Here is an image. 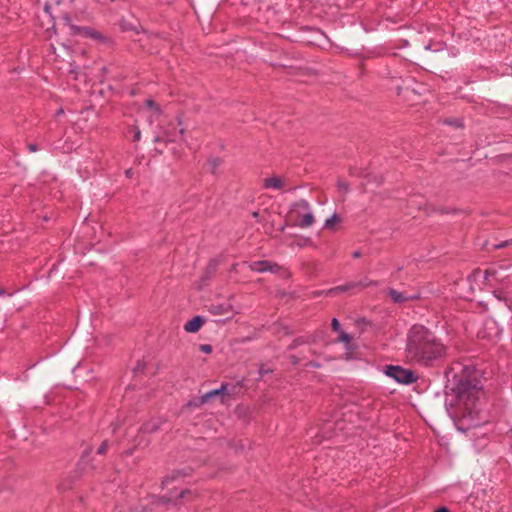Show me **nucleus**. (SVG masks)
I'll return each instance as SVG.
<instances>
[{"instance_id":"15","label":"nucleus","mask_w":512,"mask_h":512,"mask_svg":"<svg viewBox=\"0 0 512 512\" xmlns=\"http://www.w3.org/2000/svg\"><path fill=\"white\" fill-rule=\"evenodd\" d=\"M216 269H217V262L215 260H211L209 262V264L207 265L206 270L201 278L202 281L206 282V281L210 280L213 277V275L215 274Z\"/></svg>"},{"instance_id":"27","label":"nucleus","mask_w":512,"mask_h":512,"mask_svg":"<svg viewBox=\"0 0 512 512\" xmlns=\"http://www.w3.org/2000/svg\"><path fill=\"white\" fill-rule=\"evenodd\" d=\"M199 401H200V397L197 399L189 400L187 402L186 406L189 408H195V407H199L204 404V403H200Z\"/></svg>"},{"instance_id":"37","label":"nucleus","mask_w":512,"mask_h":512,"mask_svg":"<svg viewBox=\"0 0 512 512\" xmlns=\"http://www.w3.org/2000/svg\"><path fill=\"white\" fill-rule=\"evenodd\" d=\"M307 366L314 367V368H319L320 364L317 363V362H310L309 364H307Z\"/></svg>"},{"instance_id":"21","label":"nucleus","mask_w":512,"mask_h":512,"mask_svg":"<svg viewBox=\"0 0 512 512\" xmlns=\"http://www.w3.org/2000/svg\"><path fill=\"white\" fill-rule=\"evenodd\" d=\"M493 295L500 301H504L509 307L512 306V300L505 295L502 290H494Z\"/></svg>"},{"instance_id":"20","label":"nucleus","mask_w":512,"mask_h":512,"mask_svg":"<svg viewBox=\"0 0 512 512\" xmlns=\"http://www.w3.org/2000/svg\"><path fill=\"white\" fill-rule=\"evenodd\" d=\"M355 325L360 329L361 332H364L367 327L372 325V322L365 317H360L355 320Z\"/></svg>"},{"instance_id":"47","label":"nucleus","mask_w":512,"mask_h":512,"mask_svg":"<svg viewBox=\"0 0 512 512\" xmlns=\"http://www.w3.org/2000/svg\"><path fill=\"white\" fill-rule=\"evenodd\" d=\"M155 141H156V142L160 141V138H159V137H156V138H155Z\"/></svg>"},{"instance_id":"35","label":"nucleus","mask_w":512,"mask_h":512,"mask_svg":"<svg viewBox=\"0 0 512 512\" xmlns=\"http://www.w3.org/2000/svg\"><path fill=\"white\" fill-rule=\"evenodd\" d=\"M290 360L293 365H298L300 363V359L295 355H291Z\"/></svg>"},{"instance_id":"34","label":"nucleus","mask_w":512,"mask_h":512,"mask_svg":"<svg viewBox=\"0 0 512 512\" xmlns=\"http://www.w3.org/2000/svg\"><path fill=\"white\" fill-rule=\"evenodd\" d=\"M191 494V491L188 489L182 490L178 496L179 499H183L186 495Z\"/></svg>"},{"instance_id":"18","label":"nucleus","mask_w":512,"mask_h":512,"mask_svg":"<svg viewBox=\"0 0 512 512\" xmlns=\"http://www.w3.org/2000/svg\"><path fill=\"white\" fill-rule=\"evenodd\" d=\"M442 123L445 125L453 126L455 128H463L464 123L461 118H446L442 120Z\"/></svg>"},{"instance_id":"44","label":"nucleus","mask_w":512,"mask_h":512,"mask_svg":"<svg viewBox=\"0 0 512 512\" xmlns=\"http://www.w3.org/2000/svg\"><path fill=\"white\" fill-rule=\"evenodd\" d=\"M126 175H127V177L131 176V170L130 169L126 171Z\"/></svg>"},{"instance_id":"6","label":"nucleus","mask_w":512,"mask_h":512,"mask_svg":"<svg viewBox=\"0 0 512 512\" xmlns=\"http://www.w3.org/2000/svg\"><path fill=\"white\" fill-rule=\"evenodd\" d=\"M295 207L302 208L303 210L306 211V213L302 216L301 221L298 223V226L301 228H306V227L311 226L314 223L315 218H314L312 212L310 211V205H309L308 201L301 199L300 201H298L295 204Z\"/></svg>"},{"instance_id":"42","label":"nucleus","mask_w":512,"mask_h":512,"mask_svg":"<svg viewBox=\"0 0 512 512\" xmlns=\"http://www.w3.org/2000/svg\"><path fill=\"white\" fill-rule=\"evenodd\" d=\"M163 2H165L166 4H170L172 3L174 0H162Z\"/></svg>"},{"instance_id":"30","label":"nucleus","mask_w":512,"mask_h":512,"mask_svg":"<svg viewBox=\"0 0 512 512\" xmlns=\"http://www.w3.org/2000/svg\"><path fill=\"white\" fill-rule=\"evenodd\" d=\"M199 350L204 353L209 354L212 352V346L209 344H201V345H199Z\"/></svg>"},{"instance_id":"24","label":"nucleus","mask_w":512,"mask_h":512,"mask_svg":"<svg viewBox=\"0 0 512 512\" xmlns=\"http://www.w3.org/2000/svg\"><path fill=\"white\" fill-rule=\"evenodd\" d=\"M508 247H512V239H508L500 242L499 244L494 245L495 249H503Z\"/></svg>"},{"instance_id":"14","label":"nucleus","mask_w":512,"mask_h":512,"mask_svg":"<svg viewBox=\"0 0 512 512\" xmlns=\"http://www.w3.org/2000/svg\"><path fill=\"white\" fill-rule=\"evenodd\" d=\"M354 290H358L356 281H351V282H348L343 285H339V286H336V287L330 289L329 293L335 294V293H341V292H350V291H354Z\"/></svg>"},{"instance_id":"26","label":"nucleus","mask_w":512,"mask_h":512,"mask_svg":"<svg viewBox=\"0 0 512 512\" xmlns=\"http://www.w3.org/2000/svg\"><path fill=\"white\" fill-rule=\"evenodd\" d=\"M107 448H108V441L107 440H104L101 445L98 447L97 449V454L99 455H104L107 451Z\"/></svg>"},{"instance_id":"39","label":"nucleus","mask_w":512,"mask_h":512,"mask_svg":"<svg viewBox=\"0 0 512 512\" xmlns=\"http://www.w3.org/2000/svg\"><path fill=\"white\" fill-rule=\"evenodd\" d=\"M252 216H253V218L258 219V217H259V212H258V211H254V212L252 213Z\"/></svg>"},{"instance_id":"11","label":"nucleus","mask_w":512,"mask_h":512,"mask_svg":"<svg viewBox=\"0 0 512 512\" xmlns=\"http://www.w3.org/2000/svg\"><path fill=\"white\" fill-rule=\"evenodd\" d=\"M233 307L230 303L211 304L209 312L213 315H223L232 311Z\"/></svg>"},{"instance_id":"32","label":"nucleus","mask_w":512,"mask_h":512,"mask_svg":"<svg viewBox=\"0 0 512 512\" xmlns=\"http://www.w3.org/2000/svg\"><path fill=\"white\" fill-rule=\"evenodd\" d=\"M485 279H488L489 276H494L496 274V270L495 268H489V269H486L485 272Z\"/></svg>"},{"instance_id":"40","label":"nucleus","mask_w":512,"mask_h":512,"mask_svg":"<svg viewBox=\"0 0 512 512\" xmlns=\"http://www.w3.org/2000/svg\"><path fill=\"white\" fill-rule=\"evenodd\" d=\"M5 295H6V292H5L4 288H2V287L0 286V297H1V296H5Z\"/></svg>"},{"instance_id":"22","label":"nucleus","mask_w":512,"mask_h":512,"mask_svg":"<svg viewBox=\"0 0 512 512\" xmlns=\"http://www.w3.org/2000/svg\"><path fill=\"white\" fill-rule=\"evenodd\" d=\"M338 341L345 343L347 349L351 348L352 337L348 333L340 331Z\"/></svg>"},{"instance_id":"10","label":"nucleus","mask_w":512,"mask_h":512,"mask_svg":"<svg viewBox=\"0 0 512 512\" xmlns=\"http://www.w3.org/2000/svg\"><path fill=\"white\" fill-rule=\"evenodd\" d=\"M316 338L313 335L299 336L295 338L288 346V350H294L300 345L315 343Z\"/></svg>"},{"instance_id":"31","label":"nucleus","mask_w":512,"mask_h":512,"mask_svg":"<svg viewBox=\"0 0 512 512\" xmlns=\"http://www.w3.org/2000/svg\"><path fill=\"white\" fill-rule=\"evenodd\" d=\"M145 103H146V106H148V107H150V108H155V109H157V110L159 109V108H158V105L156 104V102H155L154 100H152V99H147V100L145 101Z\"/></svg>"},{"instance_id":"13","label":"nucleus","mask_w":512,"mask_h":512,"mask_svg":"<svg viewBox=\"0 0 512 512\" xmlns=\"http://www.w3.org/2000/svg\"><path fill=\"white\" fill-rule=\"evenodd\" d=\"M284 186L282 179L278 176H272L264 180L263 187L266 189H281Z\"/></svg>"},{"instance_id":"5","label":"nucleus","mask_w":512,"mask_h":512,"mask_svg":"<svg viewBox=\"0 0 512 512\" xmlns=\"http://www.w3.org/2000/svg\"><path fill=\"white\" fill-rule=\"evenodd\" d=\"M249 268L251 271L264 273L271 272L273 274H277L281 270V266L275 262H271L268 260H259L254 261L249 264Z\"/></svg>"},{"instance_id":"46","label":"nucleus","mask_w":512,"mask_h":512,"mask_svg":"<svg viewBox=\"0 0 512 512\" xmlns=\"http://www.w3.org/2000/svg\"><path fill=\"white\" fill-rule=\"evenodd\" d=\"M499 267H500V268H505V267H506V265H504V264H500V265H499Z\"/></svg>"},{"instance_id":"38","label":"nucleus","mask_w":512,"mask_h":512,"mask_svg":"<svg viewBox=\"0 0 512 512\" xmlns=\"http://www.w3.org/2000/svg\"><path fill=\"white\" fill-rule=\"evenodd\" d=\"M435 512H450L446 507H440Z\"/></svg>"},{"instance_id":"23","label":"nucleus","mask_w":512,"mask_h":512,"mask_svg":"<svg viewBox=\"0 0 512 512\" xmlns=\"http://www.w3.org/2000/svg\"><path fill=\"white\" fill-rule=\"evenodd\" d=\"M127 133L132 135V141H134V142L139 141L141 138V131L139 130V128L137 126H131L128 129Z\"/></svg>"},{"instance_id":"36","label":"nucleus","mask_w":512,"mask_h":512,"mask_svg":"<svg viewBox=\"0 0 512 512\" xmlns=\"http://www.w3.org/2000/svg\"><path fill=\"white\" fill-rule=\"evenodd\" d=\"M361 256H362V253H361L359 250L354 251V252L352 253V257H353V258H355V259H356V258H360Z\"/></svg>"},{"instance_id":"8","label":"nucleus","mask_w":512,"mask_h":512,"mask_svg":"<svg viewBox=\"0 0 512 512\" xmlns=\"http://www.w3.org/2000/svg\"><path fill=\"white\" fill-rule=\"evenodd\" d=\"M388 296L394 303H404L406 301L415 300L419 298L418 295L405 296L402 292H399L392 288L388 290Z\"/></svg>"},{"instance_id":"25","label":"nucleus","mask_w":512,"mask_h":512,"mask_svg":"<svg viewBox=\"0 0 512 512\" xmlns=\"http://www.w3.org/2000/svg\"><path fill=\"white\" fill-rule=\"evenodd\" d=\"M337 187L340 189V190H343L345 193H347L349 191V184L344 181V180H338L337 181Z\"/></svg>"},{"instance_id":"28","label":"nucleus","mask_w":512,"mask_h":512,"mask_svg":"<svg viewBox=\"0 0 512 512\" xmlns=\"http://www.w3.org/2000/svg\"><path fill=\"white\" fill-rule=\"evenodd\" d=\"M190 473L187 472L186 470H177V471H174V475H172L170 477V480H175L178 476L182 475V476H187L189 475Z\"/></svg>"},{"instance_id":"1","label":"nucleus","mask_w":512,"mask_h":512,"mask_svg":"<svg viewBox=\"0 0 512 512\" xmlns=\"http://www.w3.org/2000/svg\"><path fill=\"white\" fill-rule=\"evenodd\" d=\"M406 352L420 366L436 367L446 360L448 347L433 331L415 324L407 334Z\"/></svg>"},{"instance_id":"41","label":"nucleus","mask_w":512,"mask_h":512,"mask_svg":"<svg viewBox=\"0 0 512 512\" xmlns=\"http://www.w3.org/2000/svg\"><path fill=\"white\" fill-rule=\"evenodd\" d=\"M396 90H397V94H398V95H400V94H401V90H402V88H401L400 86H397V87H396Z\"/></svg>"},{"instance_id":"9","label":"nucleus","mask_w":512,"mask_h":512,"mask_svg":"<svg viewBox=\"0 0 512 512\" xmlns=\"http://www.w3.org/2000/svg\"><path fill=\"white\" fill-rule=\"evenodd\" d=\"M161 423L159 419H151L142 424L140 431L147 434L155 433L160 429Z\"/></svg>"},{"instance_id":"19","label":"nucleus","mask_w":512,"mask_h":512,"mask_svg":"<svg viewBox=\"0 0 512 512\" xmlns=\"http://www.w3.org/2000/svg\"><path fill=\"white\" fill-rule=\"evenodd\" d=\"M341 221L338 214L334 213L330 218H328L324 223V228L333 230L336 223Z\"/></svg>"},{"instance_id":"17","label":"nucleus","mask_w":512,"mask_h":512,"mask_svg":"<svg viewBox=\"0 0 512 512\" xmlns=\"http://www.w3.org/2000/svg\"><path fill=\"white\" fill-rule=\"evenodd\" d=\"M379 282L368 278H364L360 281H356L357 289L362 290L370 286H378Z\"/></svg>"},{"instance_id":"29","label":"nucleus","mask_w":512,"mask_h":512,"mask_svg":"<svg viewBox=\"0 0 512 512\" xmlns=\"http://www.w3.org/2000/svg\"><path fill=\"white\" fill-rule=\"evenodd\" d=\"M331 328L333 331L340 332V323L336 318H333L331 321Z\"/></svg>"},{"instance_id":"33","label":"nucleus","mask_w":512,"mask_h":512,"mask_svg":"<svg viewBox=\"0 0 512 512\" xmlns=\"http://www.w3.org/2000/svg\"><path fill=\"white\" fill-rule=\"evenodd\" d=\"M27 148L30 152H36L38 150V146L35 143H29Z\"/></svg>"},{"instance_id":"12","label":"nucleus","mask_w":512,"mask_h":512,"mask_svg":"<svg viewBox=\"0 0 512 512\" xmlns=\"http://www.w3.org/2000/svg\"><path fill=\"white\" fill-rule=\"evenodd\" d=\"M228 384L222 383L218 389L211 390L200 397V403H207L211 398L223 394L227 389Z\"/></svg>"},{"instance_id":"16","label":"nucleus","mask_w":512,"mask_h":512,"mask_svg":"<svg viewBox=\"0 0 512 512\" xmlns=\"http://www.w3.org/2000/svg\"><path fill=\"white\" fill-rule=\"evenodd\" d=\"M223 160L220 157H210L207 161V164L209 166V171L212 174H216L218 167L222 164Z\"/></svg>"},{"instance_id":"3","label":"nucleus","mask_w":512,"mask_h":512,"mask_svg":"<svg viewBox=\"0 0 512 512\" xmlns=\"http://www.w3.org/2000/svg\"><path fill=\"white\" fill-rule=\"evenodd\" d=\"M385 374L404 385L412 384L419 378L413 370L403 368L399 365H387L385 367Z\"/></svg>"},{"instance_id":"45","label":"nucleus","mask_w":512,"mask_h":512,"mask_svg":"<svg viewBox=\"0 0 512 512\" xmlns=\"http://www.w3.org/2000/svg\"><path fill=\"white\" fill-rule=\"evenodd\" d=\"M184 132H185V130H184V129H180V130H179V133H180L181 135H182V134H184Z\"/></svg>"},{"instance_id":"2","label":"nucleus","mask_w":512,"mask_h":512,"mask_svg":"<svg viewBox=\"0 0 512 512\" xmlns=\"http://www.w3.org/2000/svg\"><path fill=\"white\" fill-rule=\"evenodd\" d=\"M450 390L455 397L456 405L463 406L468 414H472L481 393L477 383L467 378H461Z\"/></svg>"},{"instance_id":"7","label":"nucleus","mask_w":512,"mask_h":512,"mask_svg":"<svg viewBox=\"0 0 512 512\" xmlns=\"http://www.w3.org/2000/svg\"><path fill=\"white\" fill-rule=\"evenodd\" d=\"M204 323L205 319L202 316H194L192 319L185 323L184 330L186 332L195 333L200 330Z\"/></svg>"},{"instance_id":"48","label":"nucleus","mask_w":512,"mask_h":512,"mask_svg":"<svg viewBox=\"0 0 512 512\" xmlns=\"http://www.w3.org/2000/svg\"><path fill=\"white\" fill-rule=\"evenodd\" d=\"M511 437H512V428L510 429Z\"/></svg>"},{"instance_id":"4","label":"nucleus","mask_w":512,"mask_h":512,"mask_svg":"<svg viewBox=\"0 0 512 512\" xmlns=\"http://www.w3.org/2000/svg\"><path fill=\"white\" fill-rule=\"evenodd\" d=\"M64 25L70 29V34L72 36L81 35L88 38L99 39L101 37L100 33L94 29L89 27H81L73 24L71 17L68 14H65L62 17Z\"/></svg>"},{"instance_id":"43","label":"nucleus","mask_w":512,"mask_h":512,"mask_svg":"<svg viewBox=\"0 0 512 512\" xmlns=\"http://www.w3.org/2000/svg\"><path fill=\"white\" fill-rule=\"evenodd\" d=\"M291 333H292V332H290V331L288 330V328H286V327H285V334H286V335H290Z\"/></svg>"}]
</instances>
